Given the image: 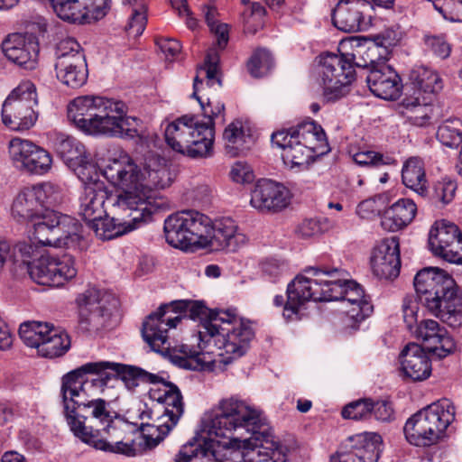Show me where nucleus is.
I'll return each instance as SVG.
<instances>
[{"label":"nucleus","mask_w":462,"mask_h":462,"mask_svg":"<svg viewBox=\"0 0 462 462\" xmlns=\"http://www.w3.org/2000/svg\"><path fill=\"white\" fill-rule=\"evenodd\" d=\"M102 175L119 194L110 193L103 183L84 181L80 211L88 228L101 239H112L137 228L151 219L162 203L156 200L153 189H165L174 180L167 160L149 152L137 163L128 154L110 158L100 166Z\"/></svg>","instance_id":"obj_1"},{"label":"nucleus","mask_w":462,"mask_h":462,"mask_svg":"<svg viewBox=\"0 0 462 462\" xmlns=\"http://www.w3.org/2000/svg\"><path fill=\"white\" fill-rule=\"evenodd\" d=\"M86 368L84 364L61 378L63 412L70 430L97 449L136 456V441L146 436L119 419L110 403L97 396L106 390L105 380L97 376L87 378L91 372Z\"/></svg>","instance_id":"obj_2"},{"label":"nucleus","mask_w":462,"mask_h":462,"mask_svg":"<svg viewBox=\"0 0 462 462\" xmlns=\"http://www.w3.org/2000/svg\"><path fill=\"white\" fill-rule=\"evenodd\" d=\"M255 333L252 323L229 311H221L199 325L189 344H182L180 352L195 368L213 369L244 356Z\"/></svg>","instance_id":"obj_3"},{"label":"nucleus","mask_w":462,"mask_h":462,"mask_svg":"<svg viewBox=\"0 0 462 462\" xmlns=\"http://www.w3.org/2000/svg\"><path fill=\"white\" fill-rule=\"evenodd\" d=\"M271 448L261 437L240 439L231 438L226 442L203 438L184 445L177 455L175 462H279L274 458L277 443L271 433Z\"/></svg>","instance_id":"obj_4"},{"label":"nucleus","mask_w":462,"mask_h":462,"mask_svg":"<svg viewBox=\"0 0 462 462\" xmlns=\"http://www.w3.org/2000/svg\"><path fill=\"white\" fill-rule=\"evenodd\" d=\"M239 428L252 432L251 439L263 437L268 448L273 445L270 439L273 430L262 411L237 396L220 400L201 421V430L208 436L227 437Z\"/></svg>","instance_id":"obj_5"},{"label":"nucleus","mask_w":462,"mask_h":462,"mask_svg":"<svg viewBox=\"0 0 462 462\" xmlns=\"http://www.w3.org/2000/svg\"><path fill=\"white\" fill-rule=\"evenodd\" d=\"M414 288L421 305L452 328L462 325V294L446 271L427 267L417 273Z\"/></svg>","instance_id":"obj_6"},{"label":"nucleus","mask_w":462,"mask_h":462,"mask_svg":"<svg viewBox=\"0 0 462 462\" xmlns=\"http://www.w3.org/2000/svg\"><path fill=\"white\" fill-rule=\"evenodd\" d=\"M151 400L163 405V411L154 412L146 403L138 402L127 410L126 415L133 420L134 426L156 428L159 435L153 440L156 446L178 423L184 411V403L180 391L171 383L162 380L159 376L149 390Z\"/></svg>","instance_id":"obj_7"},{"label":"nucleus","mask_w":462,"mask_h":462,"mask_svg":"<svg viewBox=\"0 0 462 462\" xmlns=\"http://www.w3.org/2000/svg\"><path fill=\"white\" fill-rule=\"evenodd\" d=\"M349 274L342 269L332 268L330 272H318V282L329 286L328 300H341V321L346 328H356L373 312L370 298L363 287L348 279Z\"/></svg>","instance_id":"obj_8"},{"label":"nucleus","mask_w":462,"mask_h":462,"mask_svg":"<svg viewBox=\"0 0 462 462\" xmlns=\"http://www.w3.org/2000/svg\"><path fill=\"white\" fill-rule=\"evenodd\" d=\"M455 406L448 399H440L412 415L404 425L406 439L417 447L437 443L455 420Z\"/></svg>","instance_id":"obj_9"},{"label":"nucleus","mask_w":462,"mask_h":462,"mask_svg":"<svg viewBox=\"0 0 462 462\" xmlns=\"http://www.w3.org/2000/svg\"><path fill=\"white\" fill-rule=\"evenodd\" d=\"M184 317L191 319L207 316V308L198 301H177L171 305H164L147 317L143 324L142 334L143 339L154 351L164 352L170 349L168 328H176Z\"/></svg>","instance_id":"obj_10"},{"label":"nucleus","mask_w":462,"mask_h":462,"mask_svg":"<svg viewBox=\"0 0 462 462\" xmlns=\"http://www.w3.org/2000/svg\"><path fill=\"white\" fill-rule=\"evenodd\" d=\"M79 324L89 334H99L116 325L114 312L118 300L110 293L90 287L76 298Z\"/></svg>","instance_id":"obj_11"},{"label":"nucleus","mask_w":462,"mask_h":462,"mask_svg":"<svg viewBox=\"0 0 462 462\" xmlns=\"http://www.w3.org/2000/svg\"><path fill=\"white\" fill-rule=\"evenodd\" d=\"M208 217L196 210H184L168 217L164 222L169 245L182 250L201 248L206 242Z\"/></svg>","instance_id":"obj_12"},{"label":"nucleus","mask_w":462,"mask_h":462,"mask_svg":"<svg viewBox=\"0 0 462 462\" xmlns=\"http://www.w3.org/2000/svg\"><path fill=\"white\" fill-rule=\"evenodd\" d=\"M346 51L337 55L324 53L319 56V75L328 101H336L350 91L356 71L352 62L346 58Z\"/></svg>","instance_id":"obj_13"},{"label":"nucleus","mask_w":462,"mask_h":462,"mask_svg":"<svg viewBox=\"0 0 462 462\" xmlns=\"http://www.w3.org/2000/svg\"><path fill=\"white\" fill-rule=\"evenodd\" d=\"M326 267L310 268L305 272L311 273L313 278L303 274L297 275L287 287V301L283 308L282 316L287 321H294L300 319V310L306 302L328 301V288L325 283L318 282V272H330Z\"/></svg>","instance_id":"obj_14"},{"label":"nucleus","mask_w":462,"mask_h":462,"mask_svg":"<svg viewBox=\"0 0 462 462\" xmlns=\"http://www.w3.org/2000/svg\"><path fill=\"white\" fill-rule=\"evenodd\" d=\"M118 109L113 99L100 96H79L67 106L68 118L88 134H101L107 115Z\"/></svg>","instance_id":"obj_15"},{"label":"nucleus","mask_w":462,"mask_h":462,"mask_svg":"<svg viewBox=\"0 0 462 462\" xmlns=\"http://www.w3.org/2000/svg\"><path fill=\"white\" fill-rule=\"evenodd\" d=\"M30 222L33 227L32 238L42 245H68L69 240L74 241L79 236L80 226L78 221L54 210H46L40 215L39 219Z\"/></svg>","instance_id":"obj_16"},{"label":"nucleus","mask_w":462,"mask_h":462,"mask_svg":"<svg viewBox=\"0 0 462 462\" xmlns=\"http://www.w3.org/2000/svg\"><path fill=\"white\" fill-rule=\"evenodd\" d=\"M78 273L75 259L70 255H41L30 266V277L38 284L61 287Z\"/></svg>","instance_id":"obj_17"},{"label":"nucleus","mask_w":462,"mask_h":462,"mask_svg":"<svg viewBox=\"0 0 462 462\" xmlns=\"http://www.w3.org/2000/svg\"><path fill=\"white\" fill-rule=\"evenodd\" d=\"M86 371H90L91 375L105 380L106 387L112 380L118 377L122 379L129 390H134L140 383L152 384L158 379V375L151 374L142 368L108 361L87 363Z\"/></svg>","instance_id":"obj_18"},{"label":"nucleus","mask_w":462,"mask_h":462,"mask_svg":"<svg viewBox=\"0 0 462 462\" xmlns=\"http://www.w3.org/2000/svg\"><path fill=\"white\" fill-rule=\"evenodd\" d=\"M9 154L16 168L31 173L45 174L51 168V155L28 140L13 138L9 143Z\"/></svg>","instance_id":"obj_19"},{"label":"nucleus","mask_w":462,"mask_h":462,"mask_svg":"<svg viewBox=\"0 0 462 462\" xmlns=\"http://www.w3.org/2000/svg\"><path fill=\"white\" fill-rule=\"evenodd\" d=\"M462 244V234L457 225L449 221L437 220L429 234V245L432 253L453 263H462V254L455 249Z\"/></svg>","instance_id":"obj_20"},{"label":"nucleus","mask_w":462,"mask_h":462,"mask_svg":"<svg viewBox=\"0 0 462 462\" xmlns=\"http://www.w3.org/2000/svg\"><path fill=\"white\" fill-rule=\"evenodd\" d=\"M218 63V51L215 48H210L206 54L203 66L199 69L198 74L194 79L193 97L199 101L202 106L203 114L205 117H207L206 122L210 121L211 127L213 128L214 120L224 113L225 106L220 102L214 103L211 100H208V103L204 105L197 97V93L199 90V86H203L204 83L209 88L214 87L215 85H221Z\"/></svg>","instance_id":"obj_21"},{"label":"nucleus","mask_w":462,"mask_h":462,"mask_svg":"<svg viewBox=\"0 0 462 462\" xmlns=\"http://www.w3.org/2000/svg\"><path fill=\"white\" fill-rule=\"evenodd\" d=\"M372 9L367 0H340L332 13L333 24L347 32L365 30L371 22Z\"/></svg>","instance_id":"obj_22"},{"label":"nucleus","mask_w":462,"mask_h":462,"mask_svg":"<svg viewBox=\"0 0 462 462\" xmlns=\"http://www.w3.org/2000/svg\"><path fill=\"white\" fill-rule=\"evenodd\" d=\"M54 148L58 154L74 168L82 181H90L92 174L97 175L91 154L75 138L59 135L54 142Z\"/></svg>","instance_id":"obj_23"},{"label":"nucleus","mask_w":462,"mask_h":462,"mask_svg":"<svg viewBox=\"0 0 462 462\" xmlns=\"http://www.w3.org/2000/svg\"><path fill=\"white\" fill-rule=\"evenodd\" d=\"M291 199V192L286 187L270 180H263L253 189L250 203L262 212H278L290 205Z\"/></svg>","instance_id":"obj_24"},{"label":"nucleus","mask_w":462,"mask_h":462,"mask_svg":"<svg viewBox=\"0 0 462 462\" xmlns=\"http://www.w3.org/2000/svg\"><path fill=\"white\" fill-rule=\"evenodd\" d=\"M371 267L379 279H394L399 275L401 260L399 243L396 238L380 241L372 251Z\"/></svg>","instance_id":"obj_25"},{"label":"nucleus","mask_w":462,"mask_h":462,"mask_svg":"<svg viewBox=\"0 0 462 462\" xmlns=\"http://www.w3.org/2000/svg\"><path fill=\"white\" fill-rule=\"evenodd\" d=\"M3 51L9 60L25 69L32 70L38 65L39 43L32 35L10 34L3 42Z\"/></svg>","instance_id":"obj_26"},{"label":"nucleus","mask_w":462,"mask_h":462,"mask_svg":"<svg viewBox=\"0 0 462 462\" xmlns=\"http://www.w3.org/2000/svg\"><path fill=\"white\" fill-rule=\"evenodd\" d=\"M384 47V59L388 54L386 43L384 38L377 37L374 42H367L356 38H350L344 40L339 44V50L346 51V58L348 59L354 68H370L377 66L381 62H377L376 60H380L383 54L380 52L381 47Z\"/></svg>","instance_id":"obj_27"},{"label":"nucleus","mask_w":462,"mask_h":462,"mask_svg":"<svg viewBox=\"0 0 462 462\" xmlns=\"http://www.w3.org/2000/svg\"><path fill=\"white\" fill-rule=\"evenodd\" d=\"M206 229V242H202L201 248L217 251L228 248L235 251L245 240V236L237 232L236 222L229 217L219 218L214 222L208 217Z\"/></svg>","instance_id":"obj_28"},{"label":"nucleus","mask_w":462,"mask_h":462,"mask_svg":"<svg viewBox=\"0 0 462 462\" xmlns=\"http://www.w3.org/2000/svg\"><path fill=\"white\" fill-rule=\"evenodd\" d=\"M113 106L116 111L107 115L102 130L103 134L126 136L129 138H139L143 140L148 137L142 122L136 117L125 116L126 106L122 101L113 100Z\"/></svg>","instance_id":"obj_29"},{"label":"nucleus","mask_w":462,"mask_h":462,"mask_svg":"<svg viewBox=\"0 0 462 462\" xmlns=\"http://www.w3.org/2000/svg\"><path fill=\"white\" fill-rule=\"evenodd\" d=\"M366 81L371 92L383 99H396L402 84L398 73L384 61L370 69Z\"/></svg>","instance_id":"obj_30"},{"label":"nucleus","mask_w":462,"mask_h":462,"mask_svg":"<svg viewBox=\"0 0 462 462\" xmlns=\"http://www.w3.org/2000/svg\"><path fill=\"white\" fill-rule=\"evenodd\" d=\"M401 371L413 382L423 381L431 374V361L425 349L415 343L408 344L400 354Z\"/></svg>","instance_id":"obj_31"},{"label":"nucleus","mask_w":462,"mask_h":462,"mask_svg":"<svg viewBox=\"0 0 462 462\" xmlns=\"http://www.w3.org/2000/svg\"><path fill=\"white\" fill-rule=\"evenodd\" d=\"M416 336L422 341L424 347L439 357L446 356L455 347L453 339L447 330L432 319H426L416 328Z\"/></svg>","instance_id":"obj_32"},{"label":"nucleus","mask_w":462,"mask_h":462,"mask_svg":"<svg viewBox=\"0 0 462 462\" xmlns=\"http://www.w3.org/2000/svg\"><path fill=\"white\" fill-rule=\"evenodd\" d=\"M272 143L281 148L282 158L285 164L291 168L306 165L315 155L312 150L306 147L301 140L291 138L285 130H277L272 134Z\"/></svg>","instance_id":"obj_33"},{"label":"nucleus","mask_w":462,"mask_h":462,"mask_svg":"<svg viewBox=\"0 0 462 462\" xmlns=\"http://www.w3.org/2000/svg\"><path fill=\"white\" fill-rule=\"evenodd\" d=\"M282 130H285L291 138L301 140V143L317 155L324 154L329 151L328 139L323 128L313 120L303 121L294 126L283 128Z\"/></svg>","instance_id":"obj_34"},{"label":"nucleus","mask_w":462,"mask_h":462,"mask_svg":"<svg viewBox=\"0 0 462 462\" xmlns=\"http://www.w3.org/2000/svg\"><path fill=\"white\" fill-rule=\"evenodd\" d=\"M417 206L410 199H400L383 212L381 226L384 230L396 232L405 228L414 219Z\"/></svg>","instance_id":"obj_35"},{"label":"nucleus","mask_w":462,"mask_h":462,"mask_svg":"<svg viewBox=\"0 0 462 462\" xmlns=\"http://www.w3.org/2000/svg\"><path fill=\"white\" fill-rule=\"evenodd\" d=\"M197 125V117L182 116L168 124L165 131V142L173 151L187 154L191 143V126Z\"/></svg>","instance_id":"obj_36"},{"label":"nucleus","mask_w":462,"mask_h":462,"mask_svg":"<svg viewBox=\"0 0 462 462\" xmlns=\"http://www.w3.org/2000/svg\"><path fill=\"white\" fill-rule=\"evenodd\" d=\"M432 97L406 95L401 102V113L411 125L426 126L431 123Z\"/></svg>","instance_id":"obj_37"},{"label":"nucleus","mask_w":462,"mask_h":462,"mask_svg":"<svg viewBox=\"0 0 462 462\" xmlns=\"http://www.w3.org/2000/svg\"><path fill=\"white\" fill-rule=\"evenodd\" d=\"M38 199L39 197L36 196L32 186L24 188L13 201L12 217L19 223L39 219L43 210Z\"/></svg>","instance_id":"obj_38"},{"label":"nucleus","mask_w":462,"mask_h":462,"mask_svg":"<svg viewBox=\"0 0 462 462\" xmlns=\"http://www.w3.org/2000/svg\"><path fill=\"white\" fill-rule=\"evenodd\" d=\"M55 71L57 79L64 85L72 88H80L88 79L85 56L78 55L71 60L56 61Z\"/></svg>","instance_id":"obj_39"},{"label":"nucleus","mask_w":462,"mask_h":462,"mask_svg":"<svg viewBox=\"0 0 462 462\" xmlns=\"http://www.w3.org/2000/svg\"><path fill=\"white\" fill-rule=\"evenodd\" d=\"M37 116L33 108L19 103L4 102L2 108L3 124L13 131L30 129L35 123Z\"/></svg>","instance_id":"obj_40"},{"label":"nucleus","mask_w":462,"mask_h":462,"mask_svg":"<svg viewBox=\"0 0 462 462\" xmlns=\"http://www.w3.org/2000/svg\"><path fill=\"white\" fill-rule=\"evenodd\" d=\"M215 132L211 127V122H199L191 126V143L188 148L189 157H207L213 152Z\"/></svg>","instance_id":"obj_41"},{"label":"nucleus","mask_w":462,"mask_h":462,"mask_svg":"<svg viewBox=\"0 0 462 462\" xmlns=\"http://www.w3.org/2000/svg\"><path fill=\"white\" fill-rule=\"evenodd\" d=\"M403 184L421 196L428 192L429 183L426 177L424 162L418 157L406 161L402 171Z\"/></svg>","instance_id":"obj_42"},{"label":"nucleus","mask_w":462,"mask_h":462,"mask_svg":"<svg viewBox=\"0 0 462 462\" xmlns=\"http://www.w3.org/2000/svg\"><path fill=\"white\" fill-rule=\"evenodd\" d=\"M410 79L415 87L413 95L425 97H432L433 94L439 92L442 88V79L438 72L430 68L420 66L413 69L411 72Z\"/></svg>","instance_id":"obj_43"},{"label":"nucleus","mask_w":462,"mask_h":462,"mask_svg":"<svg viewBox=\"0 0 462 462\" xmlns=\"http://www.w3.org/2000/svg\"><path fill=\"white\" fill-rule=\"evenodd\" d=\"M225 148L227 154L236 157L249 149L251 136L245 134L243 124L240 121H235L229 124L224 133Z\"/></svg>","instance_id":"obj_44"},{"label":"nucleus","mask_w":462,"mask_h":462,"mask_svg":"<svg viewBox=\"0 0 462 462\" xmlns=\"http://www.w3.org/2000/svg\"><path fill=\"white\" fill-rule=\"evenodd\" d=\"M350 443L361 462H378L382 438L375 433L358 435L350 439Z\"/></svg>","instance_id":"obj_45"},{"label":"nucleus","mask_w":462,"mask_h":462,"mask_svg":"<svg viewBox=\"0 0 462 462\" xmlns=\"http://www.w3.org/2000/svg\"><path fill=\"white\" fill-rule=\"evenodd\" d=\"M69 346L70 339L69 335L53 326L44 341H42L37 353L42 357L53 358L65 354Z\"/></svg>","instance_id":"obj_46"},{"label":"nucleus","mask_w":462,"mask_h":462,"mask_svg":"<svg viewBox=\"0 0 462 462\" xmlns=\"http://www.w3.org/2000/svg\"><path fill=\"white\" fill-rule=\"evenodd\" d=\"M52 327L53 325L47 322L28 320L20 325L18 333L26 346L38 351L42 341H44Z\"/></svg>","instance_id":"obj_47"},{"label":"nucleus","mask_w":462,"mask_h":462,"mask_svg":"<svg viewBox=\"0 0 462 462\" xmlns=\"http://www.w3.org/2000/svg\"><path fill=\"white\" fill-rule=\"evenodd\" d=\"M57 15L70 23H86L87 12L82 8L80 0H51Z\"/></svg>","instance_id":"obj_48"},{"label":"nucleus","mask_w":462,"mask_h":462,"mask_svg":"<svg viewBox=\"0 0 462 462\" xmlns=\"http://www.w3.org/2000/svg\"><path fill=\"white\" fill-rule=\"evenodd\" d=\"M35 194L39 197V202L43 212L51 210V207H55L63 202L65 198L64 189L58 184L52 182H42L32 186Z\"/></svg>","instance_id":"obj_49"},{"label":"nucleus","mask_w":462,"mask_h":462,"mask_svg":"<svg viewBox=\"0 0 462 462\" xmlns=\"http://www.w3.org/2000/svg\"><path fill=\"white\" fill-rule=\"evenodd\" d=\"M437 139L446 146L453 147L462 143V123L458 119L448 120L437 131Z\"/></svg>","instance_id":"obj_50"},{"label":"nucleus","mask_w":462,"mask_h":462,"mask_svg":"<svg viewBox=\"0 0 462 462\" xmlns=\"http://www.w3.org/2000/svg\"><path fill=\"white\" fill-rule=\"evenodd\" d=\"M203 12L205 13V19L210 29V32L215 35L218 49H225L229 40L228 25L226 23H221L217 22V12L215 7L209 5L205 6Z\"/></svg>","instance_id":"obj_51"},{"label":"nucleus","mask_w":462,"mask_h":462,"mask_svg":"<svg viewBox=\"0 0 462 462\" xmlns=\"http://www.w3.org/2000/svg\"><path fill=\"white\" fill-rule=\"evenodd\" d=\"M273 66L270 52L264 49H257L247 61L246 68L251 76L261 78L265 76Z\"/></svg>","instance_id":"obj_52"},{"label":"nucleus","mask_w":462,"mask_h":462,"mask_svg":"<svg viewBox=\"0 0 462 462\" xmlns=\"http://www.w3.org/2000/svg\"><path fill=\"white\" fill-rule=\"evenodd\" d=\"M5 102L19 103L33 108L37 104V93L35 85L30 81L21 82L7 97Z\"/></svg>","instance_id":"obj_53"},{"label":"nucleus","mask_w":462,"mask_h":462,"mask_svg":"<svg viewBox=\"0 0 462 462\" xmlns=\"http://www.w3.org/2000/svg\"><path fill=\"white\" fill-rule=\"evenodd\" d=\"M373 400L370 398H364L354 401L346 404L341 411L344 419L361 420H368L372 417Z\"/></svg>","instance_id":"obj_54"},{"label":"nucleus","mask_w":462,"mask_h":462,"mask_svg":"<svg viewBox=\"0 0 462 462\" xmlns=\"http://www.w3.org/2000/svg\"><path fill=\"white\" fill-rule=\"evenodd\" d=\"M147 23V6L146 4L141 0L137 6L132 7L129 21L125 25V31L130 36H140Z\"/></svg>","instance_id":"obj_55"},{"label":"nucleus","mask_w":462,"mask_h":462,"mask_svg":"<svg viewBox=\"0 0 462 462\" xmlns=\"http://www.w3.org/2000/svg\"><path fill=\"white\" fill-rule=\"evenodd\" d=\"M265 9L259 3H250L243 12L245 29L255 33L264 23Z\"/></svg>","instance_id":"obj_56"},{"label":"nucleus","mask_w":462,"mask_h":462,"mask_svg":"<svg viewBox=\"0 0 462 462\" xmlns=\"http://www.w3.org/2000/svg\"><path fill=\"white\" fill-rule=\"evenodd\" d=\"M393 199L390 191L383 192L360 202L356 212L363 218H368L372 215L380 213L382 208L388 204Z\"/></svg>","instance_id":"obj_57"},{"label":"nucleus","mask_w":462,"mask_h":462,"mask_svg":"<svg viewBox=\"0 0 462 462\" xmlns=\"http://www.w3.org/2000/svg\"><path fill=\"white\" fill-rule=\"evenodd\" d=\"M78 55L84 56L82 48L76 39L65 37L56 45V61L62 60H71Z\"/></svg>","instance_id":"obj_58"},{"label":"nucleus","mask_w":462,"mask_h":462,"mask_svg":"<svg viewBox=\"0 0 462 462\" xmlns=\"http://www.w3.org/2000/svg\"><path fill=\"white\" fill-rule=\"evenodd\" d=\"M424 44L427 51L441 60L447 59L451 53V45L444 35H425Z\"/></svg>","instance_id":"obj_59"},{"label":"nucleus","mask_w":462,"mask_h":462,"mask_svg":"<svg viewBox=\"0 0 462 462\" xmlns=\"http://www.w3.org/2000/svg\"><path fill=\"white\" fill-rule=\"evenodd\" d=\"M13 257L14 262L21 261L23 263L28 266V272L30 273V266L37 261V259L31 261L38 255V251L32 243L19 242L13 247Z\"/></svg>","instance_id":"obj_60"},{"label":"nucleus","mask_w":462,"mask_h":462,"mask_svg":"<svg viewBox=\"0 0 462 462\" xmlns=\"http://www.w3.org/2000/svg\"><path fill=\"white\" fill-rule=\"evenodd\" d=\"M456 189V182L448 179H443L435 184L433 196L437 200L443 204H448L452 201Z\"/></svg>","instance_id":"obj_61"},{"label":"nucleus","mask_w":462,"mask_h":462,"mask_svg":"<svg viewBox=\"0 0 462 462\" xmlns=\"http://www.w3.org/2000/svg\"><path fill=\"white\" fill-rule=\"evenodd\" d=\"M354 161L360 165L391 164L394 162L391 157H383L380 153L368 150L355 153Z\"/></svg>","instance_id":"obj_62"},{"label":"nucleus","mask_w":462,"mask_h":462,"mask_svg":"<svg viewBox=\"0 0 462 462\" xmlns=\"http://www.w3.org/2000/svg\"><path fill=\"white\" fill-rule=\"evenodd\" d=\"M419 303L413 297H405L402 301L403 320L410 330L417 326Z\"/></svg>","instance_id":"obj_63"},{"label":"nucleus","mask_w":462,"mask_h":462,"mask_svg":"<svg viewBox=\"0 0 462 462\" xmlns=\"http://www.w3.org/2000/svg\"><path fill=\"white\" fill-rule=\"evenodd\" d=\"M260 268L264 276L275 282L285 271V265L277 259H265L260 263Z\"/></svg>","instance_id":"obj_64"}]
</instances>
